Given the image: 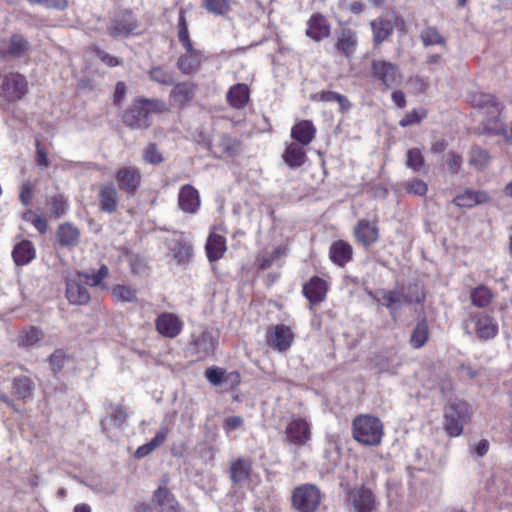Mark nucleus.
I'll return each instance as SVG.
<instances>
[{"label":"nucleus","mask_w":512,"mask_h":512,"mask_svg":"<svg viewBox=\"0 0 512 512\" xmlns=\"http://www.w3.org/2000/svg\"><path fill=\"white\" fill-rule=\"evenodd\" d=\"M403 186L408 194H413L416 196H424V195H426V193L428 191L427 184L423 180H420V179H413L411 181H406L403 184Z\"/></svg>","instance_id":"nucleus-55"},{"label":"nucleus","mask_w":512,"mask_h":512,"mask_svg":"<svg viewBox=\"0 0 512 512\" xmlns=\"http://www.w3.org/2000/svg\"><path fill=\"white\" fill-rule=\"evenodd\" d=\"M30 43L20 34H13L0 47V58H21L28 54Z\"/></svg>","instance_id":"nucleus-14"},{"label":"nucleus","mask_w":512,"mask_h":512,"mask_svg":"<svg viewBox=\"0 0 512 512\" xmlns=\"http://www.w3.org/2000/svg\"><path fill=\"white\" fill-rule=\"evenodd\" d=\"M167 110L165 102L159 99H135L123 115V122L131 129H146L151 125V115Z\"/></svg>","instance_id":"nucleus-2"},{"label":"nucleus","mask_w":512,"mask_h":512,"mask_svg":"<svg viewBox=\"0 0 512 512\" xmlns=\"http://www.w3.org/2000/svg\"><path fill=\"white\" fill-rule=\"evenodd\" d=\"M202 59V53L194 49L193 46L185 48V53L182 54L177 61L178 69L183 74L192 75L198 71Z\"/></svg>","instance_id":"nucleus-20"},{"label":"nucleus","mask_w":512,"mask_h":512,"mask_svg":"<svg viewBox=\"0 0 512 512\" xmlns=\"http://www.w3.org/2000/svg\"><path fill=\"white\" fill-rule=\"evenodd\" d=\"M353 438L366 446H377L383 437V424L377 417L360 415L352 423Z\"/></svg>","instance_id":"nucleus-3"},{"label":"nucleus","mask_w":512,"mask_h":512,"mask_svg":"<svg viewBox=\"0 0 512 512\" xmlns=\"http://www.w3.org/2000/svg\"><path fill=\"white\" fill-rule=\"evenodd\" d=\"M303 293L310 303L318 304L326 296L327 284L322 278L314 276L303 286Z\"/></svg>","instance_id":"nucleus-26"},{"label":"nucleus","mask_w":512,"mask_h":512,"mask_svg":"<svg viewBox=\"0 0 512 512\" xmlns=\"http://www.w3.org/2000/svg\"><path fill=\"white\" fill-rule=\"evenodd\" d=\"M195 92L196 86L192 82L174 83V87L170 92V98L178 107H184L193 100Z\"/></svg>","instance_id":"nucleus-22"},{"label":"nucleus","mask_w":512,"mask_h":512,"mask_svg":"<svg viewBox=\"0 0 512 512\" xmlns=\"http://www.w3.org/2000/svg\"><path fill=\"white\" fill-rule=\"evenodd\" d=\"M294 340V334L290 327L278 324L273 327L267 337L268 344L279 352L288 350Z\"/></svg>","instance_id":"nucleus-15"},{"label":"nucleus","mask_w":512,"mask_h":512,"mask_svg":"<svg viewBox=\"0 0 512 512\" xmlns=\"http://www.w3.org/2000/svg\"><path fill=\"white\" fill-rule=\"evenodd\" d=\"M46 205L49 212L54 217H60L64 215L68 210V204L62 195H54L47 199Z\"/></svg>","instance_id":"nucleus-47"},{"label":"nucleus","mask_w":512,"mask_h":512,"mask_svg":"<svg viewBox=\"0 0 512 512\" xmlns=\"http://www.w3.org/2000/svg\"><path fill=\"white\" fill-rule=\"evenodd\" d=\"M128 414L121 408H115L111 413L101 420V427L104 432H111L112 430H123L127 422Z\"/></svg>","instance_id":"nucleus-29"},{"label":"nucleus","mask_w":512,"mask_h":512,"mask_svg":"<svg viewBox=\"0 0 512 512\" xmlns=\"http://www.w3.org/2000/svg\"><path fill=\"white\" fill-rule=\"evenodd\" d=\"M444 427L451 437L460 436L464 424L470 418L469 405L464 401H457L448 404L444 412Z\"/></svg>","instance_id":"nucleus-4"},{"label":"nucleus","mask_w":512,"mask_h":512,"mask_svg":"<svg viewBox=\"0 0 512 512\" xmlns=\"http://www.w3.org/2000/svg\"><path fill=\"white\" fill-rule=\"evenodd\" d=\"M429 332L426 320L417 323L410 337V344L413 348H421L428 340Z\"/></svg>","instance_id":"nucleus-43"},{"label":"nucleus","mask_w":512,"mask_h":512,"mask_svg":"<svg viewBox=\"0 0 512 512\" xmlns=\"http://www.w3.org/2000/svg\"><path fill=\"white\" fill-rule=\"evenodd\" d=\"M306 34L315 41L328 37L330 34V26L326 18L320 14H314L308 20Z\"/></svg>","instance_id":"nucleus-27"},{"label":"nucleus","mask_w":512,"mask_h":512,"mask_svg":"<svg viewBox=\"0 0 512 512\" xmlns=\"http://www.w3.org/2000/svg\"><path fill=\"white\" fill-rule=\"evenodd\" d=\"M357 46L356 34L349 29L342 30L340 37L337 40L336 47L345 56H350L355 52Z\"/></svg>","instance_id":"nucleus-41"},{"label":"nucleus","mask_w":512,"mask_h":512,"mask_svg":"<svg viewBox=\"0 0 512 512\" xmlns=\"http://www.w3.org/2000/svg\"><path fill=\"white\" fill-rule=\"evenodd\" d=\"M490 160V156L487 150L480 147H473L470 152V165L477 169L484 168Z\"/></svg>","instance_id":"nucleus-49"},{"label":"nucleus","mask_w":512,"mask_h":512,"mask_svg":"<svg viewBox=\"0 0 512 512\" xmlns=\"http://www.w3.org/2000/svg\"><path fill=\"white\" fill-rule=\"evenodd\" d=\"M304 147L305 146L300 145L299 143H287L282 154L284 163L292 169L301 167L307 160Z\"/></svg>","instance_id":"nucleus-24"},{"label":"nucleus","mask_w":512,"mask_h":512,"mask_svg":"<svg viewBox=\"0 0 512 512\" xmlns=\"http://www.w3.org/2000/svg\"><path fill=\"white\" fill-rule=\"evenodd\" d=\"M426 115L427 111L425 109H414L399 121V125L401 127H407L413 124H419Z\"/></svg>","instance_id":"nucleus-56"},{"label":"nucleus","mask_w":512,"mask_h":512,"mask_svg":"<svg viewBox=\"0 0 512 512\" xmlns=\"http://www.w3.org/2000/svg\"><path fill=\"white\" fill-rule=\"evenodd\" d=\"M98 196L101 211L113 213L117 210L119 194L114 183L106 182L101 184L99 186Z\"/></svg>","instance_id":"nucleus-18"},{"label":"nucleus","mask_w":512,"mask_h":512,"mask_svg":"<svg viewBox=\"0 0 512 512\" xmlns=\"http://www.w3.org/2000/svg\"><path fill=\"white\" fill-rule=\"evenodd\" d=\"M34 384L27 376L15 377L13 380L12 390L13 394L21 400L31 398Z\"/></svg>","instance_id":"nucleus-40"},{"label":"nucleus","mask_w":512,"mask_h":512,"mask_svg":"<svg viewBox=\"0 0 512 512\" xmlns=\"http://www.w3.org/2000/svg\"><path fill=\"white\" fill-rule=\"evenodd\" d=\"M488 199V194L484 191L466 190L462 194L457 195L453 202L459 207L472 208L476 205L486 203Z\"/></svg>","instance_id":"nucleus-34"},{"label":"nucleus","mask_w":512,"mask_h":512,"mask_svg":"<svg viewBox=\"0 0 512 512\" xmlns=\"http://www.w3.org/2000/svg\"><path fill=\"white\" fill-rule=\"evenodd\" d=\"M424 46L440 45L446 47V40L437 30V28L429 26L426 27L420 35Z\"/></svg>","instance_id":"nucleus-44"},{"label":"nucleus","mask_w":512,"mask_h":512,"mask_svg":"<svg viewBox=\"0 0 512 512\" xmlns=\"http://www.w3.org/2000/svg\"><path fill=\"white\" fill-rule=\"evenodd\" d=\"M207 257L210 262L221 259L226 251V239L218 234L211 233L205 245Z\"/></svg>","instance_id":"nucleus-32"},{"label":"nucleus","mask_w":512,"mask_h":512,"mask_svg":"<svg viewBox=\"0 0 512 512\" xmlns=\"http://www.w3.org/2000/svg\"><path fill=\"white\" fill-rule=\"evenodd\" d=\"M230 479L233 483L246 481L252 471V461L249 458H238L230 465Z\"/></svg>","instance_id":"nucleus-31"},{"label":"nucleus","mask_w":512,"mask_h":512,"mask_svg":"<svg viewBox=\"0 0 512 512\" xmlns=\"http://www.w3.org/2000/svg\"><path fill=\"white\" fill-rule=\"evenodd\" d=\"M149 77L152 81L165 86H171L175 83L174 73L160 66L151 68Z\"/></svg>","instance_id":"nucleus-45"},{"label":"nucleus","mask_w":512,"mask_h":512,"mask_svg":"<svg viewBox=\"0 0 512 512\" xmlns=\"http://www.w3.org/2000/svg\"><path fill=\"white\" fill-rule=\"evenodd\" d=\"M201 205L198 190L192 185H183L178 193V206L184 213L195 214Z\"/></svg>","instance_id":"nucleus-17"},{"label":"nucleus","mask_w":512,"mask_h":512,"mask_svg":"<svg viewBox=\"0 0 512 512\" xmlns=\"http://www.w3.org/2000/svg\"><path fill=\"white\" fill-rule=\"evenodd\" d=\"M79 230L70 223L63 224L57 231V238L62 246H75L79 240Z\"/></svg>","instance_id":"nucleus-39"},{"label":"nucleus","mask_w":512,"mask_h":512,"mask_svg":"<svg viewBox=\"0 0 512 512\" xmlns=\"http://www.w3.org/2000/svg\"><path fill=\"white\" fill-rule=\"evenodd\" d=\"M112 295L122 302H135L137 300L136 289L126 285H116L112 289Z\"/></svg>","instance_id":"nucleus-51"},{"label":"nucleus","mask_w":512,"mask_h":512,"mask_svg":"<svg viewBox=\"0 0 512 512\" xmlns=\"http://www.w3.org/2000/svg\"><path fill=\"white\" fill-rule=\"evenodd\" d=\"M136 28L137 23L132 13L124 12L120 17L115 18L111 22L108 32L112 37H127L134 34Z\"/></svg>","instance_id":"nucleus-19"},{"label":"nucleus","mask_w":512,"mask_h":512,"mask_svg":"<svg viewBox=\"0 0 512 512\" xmlns=\"http://www.w3.org/2000/svg\"><path fill=\"white\" fill-rule=\"evenodd\" d=\"M141 172L135 166H124L118 169L115 175L120 190L128 195H134L141 183Z\"/></svg>","instance_id":"nucleus-12"},{"label":"nucleus","mask_w":512,"mask_h":512,"mask_svg":"<svg viewBox=\"0 0 512 512\" xmlns=\"http://www.w3.org/2000/svg\"><path fill=\"white\" fill-rule=\"evenodd\" d=\"M159 512H180V505L174 495L165 487H159L153 496Z\"/></svg>","instance_id":"nucleus-25"},{"label":"nucleus","mask_w":512,"mask_h":512,"mask_svg":"<svg viewBox=\"0 0 512 512\" xmlns=\"http://www.w3.org/2000/svg\"><path fill=\"white\" fill-rule=\"evenodd\" d=\"M316 128L310 120H302L291 128V137L294 143L308 146L314 139Z\"/></svg>","instance_id":"nucleus-23"},{"label":"nucleus","mask_w":512,"mask_h":512,"mask_svg":"<svg viewBox=\"0 0 512 512\" xmlns=\"http://www.w3.org/2000/svg\"><path fill=\"white\" fill-rule=\"evenodd\" d=\"M142 157L146 163L154 166L160 165L164 161L162 153L153 142L148 143L143 149Z\"/></svg>","instance_id":"nucleus-48"},{"label":"nucleus","mask_w":512,"mask_h":512,"mask_svg":"<svg viewBox=\"0 0 512 512\" xmlns=\"http://www.w3.org/2000/svg\"><path fill=\"white\" fill-rule=\"evenodd\" d=\"M329 257L335 264L344 266L352 258V247L343 240L335 241L330 247Z\"/></svg>","instance_id":"nucleus-33"},{"label":"nucleus","mask_w":512,"mask_h":512,"mask_svg":"<svg viewBox=\"0 0 512 512\" xmlns=\"http://www.w3.org/2000/svg\"><path fill=\"white\" fill-rule=\"evenodd\" d=\"M66 298L71 304L84 305L90 300V294L79 279L67 278Z\"/></svg>","instance_id":"nucleus-21"},{"label":"nucleus","mask_w":512,"mask_h":512,"mask_svg":"<svg viewBox=\"0 0 512 512\" xmlns=\"http://www.w3.org/2000/svg\"><path fill=\"white\" fill-rule=\"evenodd\" d=\"M372 75L386 88L398 86L402 82L399 67L385 60L374 59L371 63Z\"/></svg>","instance_id":"nucleus-9"},{"label":"nucleus","mask_w":512,"mask_h":512,"mask_svg":"<svg viewBox=\"0 0 512 512\" xmlns=\"http://www.w3.org/2000/svg\"><path fill=\"white\" fill-rule=\"evenodd\" d=\"M96 56L108 67H116L121 64V60L109 53L97 48L95 50Z\"/></svg>","instance_id":"nucleus-59"},{"label":"nucleus","mask_w":512,"mask_h":512,"mask_svg":"<svg viewBox=\"0 0 512 512\" xmlns=\"http://www.w3.org/2000/svg\"><path fill=\"white\" fill-rule=\"evenodd\" d=\"M467 101L472 107L484 112L485 119L482 121V124L485 131L494 135L505 132L504 124L500 120L503 105L495 96L475 91L468 94Z\"/></svg>","instance_id":"nucleus-1"},{"label":"nucleus","mask_w":512,"mask_h":512,"mask_svg":"<svg viewBox=\"0 0 512 512\" xmlns=\"http://www.w3.org/2000/svg\"><path fill=\"white\" fill-rule=\"evenodd\" d=\"M168 435V428L162 427L156 435L146 444L141 445L137 448L135 452L136 458H144L147 455H149L151 452H153L157 447L162 445Z\"/></svg>","instance_id":"nucleus-38"},{"label":"nucleus","mask_w":512,"mask_h":512,"mask_svg":"<svg viewBox=\"0 0 512 512\" xmlns=\"http://www.w3.org/2000/svg\"><path fill=\"white\" fill-rule=\"evenodd\" d=\"M349 500L355 512H373L376 508V500L372 491L361 486L351 491Z\"/></svg>","instance_id":"nucleus-16"},{"label":"nucleus","mask_w":512,"mask_h":512,"mask_svg":"<svg viewBox=\"0 0 512 512\" xmlns=\"http://www.w3.org/2000/svg\"><path fill=\"white\" fill-rule=\"evenodd\" d=\"M320 503L321 491L314 484L299 485L292 492V506L299 512H314Z\"/></svg>","instance_id":"nucleus-5"},{"label":"nucleus","mask_w":512,"mask_h":512,"mask_svg":"<svg viewBox=\"0 0 512 512\" xmlns=\"http://www.w3.org/2000/svg\"><path fill=\"white\" fill-rule=\"evenodd\" d=\"M369 295L374 298L379 304L385 306L392 317H396V312L399 311L404 304H411L414 302L412 298L404 295L398 290L378 289L375 292H370ZM419 296L415 302H420Z\"/></svg>","instance_id":"nucleus-7"},{"label":"nucleus","mask_w":512,"mask_h":512,"mask_svg":"<svg viewBox=\"0 0 512 512\" xmlns=\"http://www.w3.org/2000/svg\"><path fill=\"white\" fill-rule=\"evenodd\" d=\"M13 259L17 265H26L35 257V248L28 240L17 244L12 252Z\"/></svg>","instance_id":"nucleus-36"},{"label":"nucleus","mask_w":512,"mask_h":512,"mask_svg":"<svg viewBox=\"0 0 512 512\" xmlns=\"http://www.w3.org/2000/svg\"><path fill=\"white\" fill-rule=\"evenodd\" d=\"M249 97V88L244 83L233 85L230 87L226 95L227 102L235 109L244 108L249 101Z\"/></svg>","instance_id":"nucleus-28"},{"label":"nucleus","mask_w":512,"mask_h":512,"mask_svg":"<svg viewBox=\"0 0 512 512\" xmlns=\"http://www.w3.org/2000/svg\"><path fill=\"white\" fill-rule=\"evenodd\" d=\"M373 39L376 45L382 43L394 30V23L388 18H377L371 21Z\"/></svg>","instance_id":"nucleus-35"},{"label":"nucleus","mask_w":512,"mask_h":512,"mask_svg":"<svg viewBox=\"0 0 512 512\" xmlns=\"http://www.w3.org/2000/svg\"><path fill=\"white\" fill-rule=\"evenodd\" d=\"M447 157H448L447 165H448L449 170L452 173H457L459 171V169L461 168V163H462L461 157L455 153H449L447 155Z\"/></svg>","instance_id":"nucleus-63"},{"label":"nucleus","mask_w":512,"mask_h":512,"mask_svg":"<svg viewBox=\"0 0 512 512\" xmlns=\"http://www.w3.org/2000/svg\"><path fill=\"white\" fill-rule=\"evenodd\" d=\"M464 328L467 334L475 333L482 340L491 339L498 332V324L495 320L483 313L471 315L469 320L465 322Z\"/></svg>","instance_id":"nucleus-8"},{"label":"nucleus","mask_w":512,"mask_h":512,"mask_svg":"<svg viewBox=\"0 0 512 512\" xmlns=\"http://www.w3.org/2000/svg\"><path fill=\"white\" fill-rule=\"evenodd\" d=\"M155 327L160 335L173 339L181 333L183 323L177 315L163 312L156 318Z\"/></svg>","instance_id":"nucleus-13"},{"label":"nucleus","mask_w":512,"mask_h":512,"mask_svg":"<svg viewBox=\"0 0 512 512\" xmlns=\"http://www.w3.org/2000/svg\"><path fill=\"white\" fill-rule=\"evenodd\" d=\"M470 299L474 306L484 308L491 303L493 294L489 288L480 285L471 291Z\"/></svg>","instance_id":"nucleus-42"},{"label":"nucleus","mask_w":512,"mask_h":512,"mask_svg":"<svg viewBox=\"0 0 512 512\" xmlns=\"http://www.w3.org/2000/svg\"><path fill=\"white\" fill-rule=\"evenodd\" d=\"M35 162L37 163V165L41 167H48L50 164L47 152L43 148H41L40 142L38 140L36 141Z\"/></svg>","instance_id":"nucleus-60"},{"label":"nucleus","mask_w":512,"mask_h":512,"mask_svg":"<svg viewBox=\"0 0 512 512\" xmlns=\"http://www.w3.org/2000/svg\"><path fill=\"white\" fill-rule=\"evenodd\" d=\"M220 145L222 147V151L229 155H232L235 151L236 142L233 138L229 136H223L220 140Z\"/></svg>","instance_id":"nucleus-64"},{"label":"nucleus","mask_w":512,"mask_h":512,"mask_svg":"<svg viewBox=\"0 0 512 512\" xmlns=\"http://www.w3.org/2000/svg\"><path fill=\"white\" fill-rule=\"evenodd\" d=\"M216 345L217 341L212 332L205 330L198 335H192L187 350L195 360L200 361L212 355Z\"/></svg>","instance_id":"nucleus-10"},{"label":"nucleus","mask_w":512,"mask_h":512,"mask_svg":"<svg viewBox=\"0 0 512 512\" xmlns=\"http://www.w3.org/2000/svg\"><path fill=\"white\" fill-rule=\"evenodd\" d=\"M173 258L178 264L188 261L191 255V246L185 242L177 241L170 248Z\"/></svg>","instance_id":"nucleus-50"},{"label":"nucleus","mask_w":512,"mask_h":512,"mask_svg":"<svg viewBox=\"0 0 512 512\" xmlns=\"http://www.w3.org/2000/svg\"><path fill=\"white\" fill-rule=\"evenodd\" d=\"M203 6L210 13L223 15L230 9V0H203Z\"/></svg>","instance_id":"nucleus-54"},{"label":"nucleus","mask_w":512,"mask_h":512,"mask_svg":"<svg viewBox=\"0 0 512 512\" xmlns=\"http://www.w3.org/2000/svg\"><path fill=\"white\" fill-rule=\"evenodd\" d=\"M178 39L184 48H188L193 46L188 31V25L185 17L184 11H180L178 17Z\"/></svg>","instance_id":"nucleus-53"},{"label":"nucleus","mask_w":512,"mask_h":512,"mask_svg":"<svg viewBox=\"0 0 512 512\" xmlns=\"http://www.w3.org/2000/svg\"><path fill=\"white\" fill-rule=\"evenodd\" d=\"M406 167L412 169L414 172H421L425 170L424 157L418 148H411L407 151Z\"/></svg>","instance_id":"nucleus-46"},{"label":"nucleus","mask_w":512,"mask_h":512,"mask_svg":"<svg viewBox=\"0 0 512 512\" xmlns=\"http://www.w3.org/2000/svg\"><path fill=\"white\" fill-rule=\"evenodd\" d=\"M43 337L42 330L32 326L20 332L18 344L24 348L31 349L39 346Z\"/></svg>","instance_id":"nucleus-37"},{"label":"nucleus","mask_w":512,"mask_h":512,"mask_svg":"<svg viewBox=\"0 0 512 512\" xmlns=\"http://www.w3.org/2000/svg\"><path fill=\"white\" fill-rule=\"evenodd\" d=\"M354 234L356 239L364 246L371 245L379 237L378 228L367 220H360L358 222Z\"/></svg>","instance_id":"nucleus-30"},{"label":"nucleus","mask_w":512,"mask_h":512,"mask_svg":"<svg viewBox=\"0 0 512 512\" xmlns=\"http://www.w3.org/2000/svg\"><path fill=\"white\" fill-rule=\"evenodd\" d=\"M27 92V81L18 73H10L3 79L2 96L10 102L21 99Z\"/></svg>","instance_id":"nucleus-11"},{"label":"nucleus","mask_w":512,"mask_h":512,"mask_svg":"<svg viewBox=\"0 0 512 512\" xmlns=\"http://www.w3.org/2000/svg\"><path fill=\"white\" fill-rule=\"evenodd\" d=\"M244 420L241 416L228 417L223 422V430L227 435L242 427Z\"/></svg>","instance_id":"nucleus-58"},{"label":"nucleus","mask_w":512,"mask_h":512,"mask_svg":"<svg viewBox=\"0 0 512 512\" xmlns=\"http://www.w3.org/2000/svg\"><path fill=\"white\" fill-rule=\"evenodd\" d=\"M109 274V269L106 265H101L100 268L98 269L97 273L95 274H89V273H79L78 276L79 277H83L87 284L91 285V286H101L102 284V281L108 276Z\"/></svg>","instance_id":"nucleus-52"},{"label":"nucleus","mask_w":512,"mask_h":512,"mask_svg":"<svg viewBox=\"0 0 512 512\" xmlns=\"http://www.w3.org/2000/svg\"><path fill=\"white\" fill-rule=\"evenodd\" d=\"M33 195V187L30 182H25L21 186L20 200L24 205H29Z\"/></svg>","instance_id":"nucleus-61"},{"label":"nucleus","mask_w":512,"mask_h":512,"mask_svg":"<svg viewBox=\"0 0 512 512\" xmlns=\"http://www.w3.org/2000/svg\"><path fill=\"white\" fill-rule=\"evenodd\" d=\"M311 424L304 418L292 417L285 429V439L294 450L305 447L311 440Z\"/></svg>","instance_id":"nucleus-6"},{"label":"nucleus","mask_w":512,"mask_h":512,"mask_svg":"<svg viewBox=\"0 0 512 512\" xmlns=\"http://www.w3.org/2000/svg\"><path fill=\"white\" fill-rule=\"evenodd\" d=\"M283 253V250L281 248H278L276 250L273 251V253L269 256V257H263L261 260H260V268L262 270H266L268 268L271 267L272 263L279 259V257L281 256V254Z\"/></svg>","instance_id":"nucleus-62"},{"label":"nucleus","mask_w":512,"mask_h":512,"mask_svg":"<svg viewBox=\"0 0 512 512\" xmlns=\"http://www.w3.org/2000/svg\"><path fill=\"white\" fill-rule=\"evenodd\" d=\"M224 372L222 368L211 367L205 371V377L211 384L219 386L224 383Z\"/></svg>","instance_id":"nucleus-57"}]
</instances>
